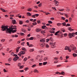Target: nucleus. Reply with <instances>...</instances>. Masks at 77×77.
Here are the masks:
<instances>
[{
  "instance_id": "9b49d317",
  "label": "nucleus",
  "mask_w": 77,
  "mask_h": 77,
  "mask_svg": "<svg viewBox=\"0 0 77 77\" xmlns=\"http://www.w3.org/2000/svg\"><path fill=\"white\" fill-rule=\"evenodd\" d=\"M0 9L2 12H6V10H5L4 9L1 8H0Z\"/></svg>"
},
{
  "instance_id": "c756f323",
  "label": "nucleus",
  "mask_w": 77,
  "mask_h": 77,
  "mask_svg": "<svg viewBox=\"0 0 77 77\" xmlns=\"http://www.w3.org/2000/svg\"><path fill=\"white\" fill-rule=\"evenodd\" d=\"M56 47V45H54V43H53V45H52L51 47L52 48H55V47Z\"/></svg>"
},
{
  "instance_id": "3c124183",
  "label": "nucleus",
  "mask_w": 77,
  "mask_h": 77,
  "mask_svg": "<svg viewBox=\"0 0 77 77\" xmlns=\"http://www.w3.org/2000/svg\"><path fill=\"white\" fill-rule=\"evenodd\" d=\"M39 66H42V63H39Z\"/></svg>"
},
{
  "instance_id": "aec40b11",
  "label": "nucleus",
  "mask_w": 77,
  "mask_h": 77,
  "mask_svg": "<svg viewBox=\"0 0 77 77\" xmlns=\"http://www.w3.org/2000/svg\"><path fill=\"white\" fill-rule=\"evenodd\" d=\"M44 44H45V43H42V44L41 45H40V46L42 47H44L45 45H44Z\"/></svg>"
},
{
  "instance_id": "5fc2aeb1",
  "label": "nucleus",
  "mask_w": 77,
  "mask_h": 77,
  "mask_svg": "<svg viewBox=\"0 0 77 77\" xmlns=\"http://www.w3.org/2000/svg\"><path fill=\"white\" fill-rule=\"evenodd\" d=\"M52 8L53 9H54V11H56V9L55 7H52Z\"/></svg>"
},
{
  "instance_id": "c85d7f7f",
  "label": "nucleus",
  "mask_w": 77,
  "mask_h": 77,
  "mask_svg": "<svg viewBox=\"0 0 77 77\" xmlns=\"http://www.w3.org/2000/svg\"><path fill=\"white\" fill-rule=\"evenodd\" d=\"M56 74H59L60 75H61V73L59 72H55Z\"/></svg>"
},
{
  "instance_id": "1a4fd4ad",
  "label": "nucleus",
  "mask_w": 77,
  "mask_h": 77,
  "mask_svg": "<svg viewBox=\"0 0 77 77\" xmlns=\"http://www.w3.org/2000/svg\"><path fill=\"white\" fill-rule=\"evenodd\" d=\"M21 31H22L24 33H26V30H25L24 29H21Z\"/></svg>"
},
{
  "instance_id": "412c9836",
  "label": "nucleus",
  "mask_w": 77,
  "mask_h": 77,
  "mask_svg": "<svg viewBox=\"0 0 77 77\" xmlns=\"http://www.w3.org/2000/svg\"><path fill=\"white\" fill-rule=\"evenodd\" d=\"M73 56L74 57H76V56H77V54H75V53H73Z\"/></svg>"
},
{
  "instance_id": "a878e982",
  "label": "nucleus",
  "mask_w": 77,
  "mask_h": 77,
  "mask_svg": "<svg viewBox=\"0 0 77 77\" xmlns=\"http://www.w3.org/2000/svg\"><path fill=\"white\" fill-rule=\"evenodd\" d=\"M34 39V38L33 37H30V38H29V40H33Z\"/></svg>"
},
{
  "instance_id": "864d4df0",
  "label": "nucleus",
  "mask_w": 77,
  "mask_h": 77,
  "mask_svg": "<svg viewBox=\"0 0 77 77\" xmlns=\"http://www.w3.org/2000/svg\"><path fill=\"white\" fill-rule=\"evenodd\" d=\"M46 48H49V46L48 45V44H47L46 45Z\"/></svg>"
},
{
  "instance_id": "a19ab883",
  "label": "nucleus",
  "mask_w": 77,
  "mask_h": 77,
  "mask_svg": "<svg viewBox=\"0 0 77 77\" xmlns=\"http://www.w3.org/2000/svg\"><path fill=\"white\" fill-rule=\"evenodd\" d=\"M70 26V24L69 23H67V24L66 26V27H67L68 26Z\"/></svg>"
},
{
  "instance_id": "774afa93",
  "label": "nucleus",
  "mask_w": 77,
  "mask_h": 77,
  "mask_svg": "<svg viewBox=\"0 0 77 77\" xmlns=\"http://www.w3.org/2000/svg\"><path fill=\"white\" fill-rule=\"evenodd\" d=\"M45 15H48V14H50V13L48 12V13H45Z\"/></svg>"
},
{
  "instance_id": "f03ea898",
  "label": "nucleus",
  "mask_w": 77,
  "mask_h": 77,
  "mask_svg": "<svg viewBox=\"0 0 77 77\" xmlns=\"http://www.w3.org/2000/svg\"><path fill=\"white\" fill-rule=\"evenodd\" d=\"M14 56H15L14 58H13V60L14 61V62H16L17 61V60L19 59H20V57L17 56L18 55L16 54H14Z\"/></svg>"
},
{
  "instance_id": "13d9d810",
  "label": "nucleus",
  "mask_w": 77,
  "mask_h": 77,
  "mask_svg": "<svg viewBox=\"0 0 77 77\" xmlns=\"http://www.w3.org/2000/svg\"><path fill=\"white\" fill-rule=\"evenodd\" d=\"M54 63H57V60H56V61H54Z\"/></svg>"
},
{
  "instance_id": "bf43d9fd",
  "label": "nucleus",
  "mask_w": 77,
  "mask_h": 77,
  "mask_svg": "<svg viewBox=\"0 0 77 77\" xmlns=\"http://www.w3.org/2000/svg\"><path fill=\"white\" fill-rule=\"evenodd\" d=\"M61 18L62 20H65V18H64L63 17H62Z\"/></svg>"
},
{
  "instance_id": "cd10ccee",
  "label": "nucleus",
  "mask_w": 77,
  "mask_h": 77,
  "mask_svg": "<svg viewBox=\"0 0 77 77\" xmlns=\"http://www.w3.org/2000/svg\"><path fill=\"white\" fill-rule=\"evenodd\" d=\"M12 60V59L11 58H10L8 59V62H11Z\"/></svg>"
},
{
  "instance_id": "e433bc0d",
  "label": "nucleus",
  "mask_w": 77,
  "mask_h": 77,
  "mask_svg": "<svg viewBox=\"0 0 77 77\" xmlns=\"http://www.w3.org/2000/svg\"><path fill=\"white\" fill-rule=\"evenodd\" d=\"M37 24H39V23H41V20H37Z\"/></svg>"
},
{
  "instance_id": "dca6fc26",
  "label": "nucleus",
  "mask_w": 77,
  "mask_h": 77,
  "mask_svg": "<svg viewBox=\"0 0 77 77\" xmlns=\"http://www.w3.org/2000/svg\"><path fill=\"white\" fill-rule=\"evenodd\" d=\"M27 14L28 15H27V16H28V17H29V16H32V14L30 13V12L27 13Z\"/></svg>"
},
{
  "instance_id": "052dcab7",
  "label": "nucleus",
  "mask_w": 77,
  "mask_h": 77,
  "mask_svg": "<svg viewBox=\"0 0 77 77\" xmlns=\"http://www.w3.org/2000/svg\"><path fill=\"white\" fill-rule=\"evenodd\" d=\"M63 35L65 36H67V34H66V33H64Z\"/></svg>"
},
{
  "instance_id": "79ce46f5",
  "label": "nucleus",
  "mask_w": 77,
  "mask_h": 77,
  "mask_svg": "<svg viewBox=\"0 0 77 77\" xmlns=\"http://www.w3.org/2000/svg\"><path fill=\"white\" fill-rule=\"evenodd\" d=\"M17 32L16 30H13V31H12V33H15V32Z\"/></svg>"
},
{
  "instance_id": "58836bf2",
  "label": "nucleus",
  "mask_w": 77,
  "mask_h": 77,
  "mask_svg": "<svg viewBox=\"0 0 77 77\" xmlns=\"http://www.w3.org/2000/svg\"><path fill=\"white\" fill-rule=\"evenodd\" d=\"M23 67H24V65L21 66L20 67L19 69H22V68H23Z\"/></svg>"
},
{
  "instance_id": "ddd939ff",
  "label": "nucleus",
  "mask_w": 77,
  "mask_h": 77,
  "mask_svg": "<svg viewBox=\"0 0 77 77\" xmlns=\"http://www.w3.org/2000/svg\"><path fill=\"white\" fill-rule=\"evenodd\" d=\"M45 27H46V26L45 25H43L42 26V28L43 29H45Z\"/></svg>"
},
{
  "instance_id": "680f3d73",
  "label": "nucleus",
  "mask_w": 77,
  "mask_h": 77,
  "mask_svg": "<svg viewBox=\"0 0 77 77\" xmlns=\"http://www.w3.org/2000/svg\"><path fill=\"white\" fill-rule=\"evenodd\" d=\"M35 16H36V17H38V16H39V14H35Z\"/></svg>"
},
{
  "instance_id": "6ab92c4d",
  "label": "nucleus",
  "mask_w": 77,
  "mask_h": 77,
  "mask_svg": "<svg viewBox=\"0 0 77 77\" xmlns=\"http://www.w3.org/2000/svg\"><path fill=\"white\" fill-rule=\"evenodd\" d=\"M64 75L65 74V73L64 72H61V75Z\"/></svg>"
},
{
  "instance_id": "f3484780",
  "label": "nucleus",
  "mask_w": 77,
  "mask_h": 77,
  "mask_svg": "<svg viewBox=\"0 0 77 77\" xmlns=\"http://www.w3.org/2000/svg\"><path fill=\"white\" fill-rule=\"evenodd\" d=\"M61 24H63V26H66V22H64V23H61Z\"/></svg>"
},
{
  "instance_id": "6e6d98bb",
  "label": "nucleus",
  "mask_w": 77,
  "mask_h": 77,
  "mask_svg": "<svg viewBox=\"0 0 77 77\" xmlns=\"http://www.w3.org/2000/svg\"><path fill=\"white\" fill-rule=\"evenodd\" d=\"M25 22H26V23H29V20H27Z\"/></svg>"
},
{
  "instance_id": "20e7f679",
  "label": "nucleus",
  "mask_w": 77,
  "mask_h": 77,
  "mask_svg": "<svg viewBox=\"0 0 77 77\" xmlns=\"http://www.w3.org/2000/svg\"><path fill=\"white\" fill-rule=\"evenodd\" d=\"M54 2H55V6H58L59 5V2L56 0H55Z\"/></svg>"
},
{
  "instance_id": "7c9ffc66",
  "label": "nucleus",
  "mask_w": 77,
  "mask_h": 77,
  "mask_svg": "<svg viewBox=\"0 0 77 77\" xmlns=\"http://www.w3.org/2000/svg\"><path fill=\"white\" fill-rule=\"evenodd\" d=\"M67 50L69 51V52L71 51V49L69 48H67Z\"/></svg>"
},
{
  "instance_id": "5701e85b",
  "label": "nucleus",
  "mask_w": 77,
  "mask_h": 77,
  "mask_svg": "<svg viewBox=\"0 0 77 77\" xmlns=\"http://www.w3.org/2000/svg\"><path fill=\"white\" fill-rule=\"evenodd\" d=\"M61 24H62V23H57V26H60Z\"/></svg>"
},
{
  "instance_id": "39448f33",
  "label": "nucleus",
  "mask_w": 77,
  "mask_h": 77,
  "mask_svg": "<svg viewBox=\"0 0 77 77\" xmlns=\"http://www.w3.org/2000/svg\"><path fill=\"white\" fill-rule=\"evenodd\" d=\"M12 23H13V24H17V23H16V20H15V19L12 20Z\"/></svg>"
},
{
  "instance_id": "72a5a7b5",
  "label": "nucleus",
  "mask_w": 77,
  "mask_h": 77,
  "mask_svg": "<svg viewBox=\"0 0 77 77\" xmlns=\"http://www.w3.org/2000/svg\"><path fill=\"white\" fill-rule=\"evenodd\" d=\"M24 69L25 71H27V70H28V69H29V67H26V68Z\"/></svg>"
},
{
  "instance_id": "f8f14e48",
  "label": "nucleus",
  "mask_w": 77,
  "mask_h": 77,
  "mask_svg": "<svg viewBox=\"0 0 77 77\" xmlns=\"http://www.w3.org/2000/svg\"><path fill=\"white\" fill-rule=\"evenodd\" d=\"M71 49H72V50H73V51H75V49H76V47H73Z\"/></svg>"
},
{
  "instance_id": "4d7b16f0",
  "label": "nucleus",
  "mask_w": 77,
  "mask_h": 77,
  "mask_svg": "<svg viewBox=\"0 0 77 77\" xmlns=\"http://www.w3.org/2000/svg\"><path fill=\"white\" fill-rule=\"evenodd\" d=\"M46 40L47 42H48V41H50V39L48 38Z\"/></svg>"
},
{
  "instance_id": "8fccbe9b",
  "label": "nucleus",
  "mask_w": 77,
  "mask_h": 77,
  "mask_svg": "<svg viewBox=\"0 0 77 77\" xmlns=\"http://www.w3.org/2000/svg\"><path fill=\"white\" fill-rule=\"evenodd\" d=\"M71 20H72V18H71V17H70L69 18V22H71Z\"/></svg>"
},
{
  "instance_id": "9d476101",
  "label": "nucleus",
  "mask_w": 77,
  "mask_h": 77,
  "mask_svg": "<svg viewBox=\"0 0 77 77\" xmlns=\"http://www.w3.org/2000/svg\"><path fill=\"white\" fill-rule=\"evenodd\" d=\"M20 53L22 54H26V52H25V51H21Z\"/></svg>"
},
{
  "instance_id": "6e6552de",
  "label": "nucleus",
  "mask_w": 77,
  "mask_h": 77,
  "mask_svg": "<svg viewBox=\"0 0 77 77\" xmlns=\"http://www.w3.org/2000/svg\"><path fill=\"white\" fill-rule=\"evenodd\" d=\"M40 42H44L45 41V38L42 39L41 40H40Z\"/></svg>"
},
{
  "instance_id": "e2e57ef3",
  "label": "nucleus",
  "mask_w": 77,
  "mask_h": 77,
  "mask_svg": "<svg viewBox=\"0 0 77 77\" xmlns=\"http://www.w3.org/2000/svg\"><path fill=\"white\" fill-rule=\"evenodd\" d=\"M27 45L28 46H30V45H29V42H27Z\"/></svg>"
},
{
  "instance_id": "423d86ee",
  "label": "nucleus",
  "mask_w": 77,
  "mask_h": 77,
  "mask_svg": "<svg viewBox=\"0 0 77 77\" xmlns=\"http://www.w3.org/2000/svg\"><path fill=\"white\" fill-rule=\"evenodd\" d=\"M60 32V30H59L57 32H56L54 34V35L56 36L58 35H59V34H57L59 33Z\"/></svg>"
},
{
  "instance_id": "2eb2a0df",
  "label": "nucleus",
  "mask_w": 77,
  "mask_h": 77,
  "mask_svg": "<svg viewBox=\"0 0 77 77\" xmlns=\"http://www.w3.org/2000/svg\"><path fill=\"white\" fill-rule=\"evenodd\" d=\"M35 31L36 32H40V30L39 28H37L36 29Z\"/></svg>"
},
{
  "instance_id": "de8ad7c7",
  "label": "nucleus",
  "mask_w": 77,
  "mask_h": 77,
  "mask_svg": "<svg viewBox=\"0 0 77 77\" xmlns=\"http://www.w3.org/2000/svg\"><path fill=\"white\" fill-rule=\"evenodd\" d=\"M69 30L70 31V32H71V31H72V30H71V27H69Z\"/></svg>"
},
{
  "instance_id": "f257e3e1",
  "label": "nucleus",
  "mask_w": 77,
  "mask_h": 77,
  "mask_svg": "<svg viewBox=\"0 0 77 77\" xmlns=\"http://www.w3.org/2000/svg\"><path fill=\"white\" fill-rule=\"evenodd\" d=\"M16 27L17 26H14L13 28H8V26L2 25L1 26V30L2 31H5L6 30V33H9L10 34H11L12 33V32L13 30H17V28H16Z\"/></svg>"
},
{
  "instance_id": "2f4dec72",
  "label": "nucleus",
  "mask_w": 77,
  "mask_h": 77,
  "mask_svg": "<svg viewBox=\"0 0 77 77\" xmlns=\"http://www.w3.org/2000/svg\"><path fill=\"white\" fill-rule=\"evenodd\" d=\"M34 51V49H31L29 50L30 52H33Z\"/></svg>"
},
{
  "instance_id": "f704fd0d",
  "label": "nucleus",
  "mask_w": 77,
  "mask_h": 77,
  "mask_svg": "<svg viewBox=\"0 0 77 77\" xmlns=\"http://www.w3.org/2000/svg\"><path fill=\"white\" fill-rule=\"evenodd\" d=\"M48 22V23H50V24H52L53 23V22L51 21V20H49Z\"/></svg>"
},
{
  "instance_id": "ea45409f",
  "label": "nucleus",
  "mask_w": 77,
  "mask_h": 77,
  "mask_svg": "<svg viewBox=\"0 0 77 77\" xmlns=\"http://www.w3.org/2000/svg\"><path fill=\"white\" fill-rule=\"evenodd\" d=\"M59 11H61V12H62V11H64V9H59Z\"/></svg>"
},
{
  "instance_id": "a18cd8bd",
  "label": "nucleus",
  "mask_w": 77,
  "mask_h": 77,
  "mask_svg": "<svg viewBox=\"0 0 77 77\" xmlns=\"http://www.w3.org/2000/svg\"><path fill=\"white\" fill-rule=\"evenodd\" d=\"M36 66V65L34 64L32 66V68H34V67H35Z\"/></svg>"
},
{
  "instance_id": "69168bd1",
  "label": "nucleus",
  "mask_w": 77,
  "mask_h": 77,
  "mask_svg": "<svg viewBox=\"0 0 77 77\" xmlns=\"http://www.w3.org/2000/svg\"><path fill=\"white\" fill-rule=\"evenodd\" d=\"M73 33L74 35H77V32H76L75 33V32H73Z\"/></svg>"
},
{
  "instance_id": "0eeeda50",
  "label": "nucleus",
  "mask_w": 77,
  "mask_h": 77,
  "mask_svg": "<svg viewBox=\"0 0 77 77\" xmlns=\"http://www.w3.org/2000/svg\"><path fill=\"white\" fill-rule=\"evenodd\" d=\"M20 47H18L17 48V49H16V53H18V52L19 51V49H20Z\"/></svg>"
},
{
  "instance_id": "a211bd4d",
  "label": "nucleus",
  "mask_w": 77,
  "mask_h": 77,
  "mask_svg": "<svg viewBox=\"0 0 77 77\" xmlns=\"http://www.w3.org/2000/svg\"><path fill=\"white\" fill-rule=\"evenodd\" d=\"M22 50H23L24 51H27V50L25 48L23 47L22 48Z\"/></svg>"
},
{
  "instance_id": "0e129e2a",
  "label": "nucleus",
  "mask_w": 77,
  "mask_h": 77,
  "mask_svg": "<svg viewBox=\"0 0 77 77\" xmlns=\"http://www.w3.org/2000/svg\"><path fill=\"white\" fill-rule=\"evenodd\" d=\"M20 72H24V70H20Z\"/></svg>"
},
{
  "instance_id": "4468645a",
  "label": "nucleus",
  "mask_w": 77,
  "mask_h": 77,
  "mask_svg": "<svg viewBox=\"0 0 77 77\" xmlns=\"http://www.w3.org/2000/svg\"><path fill=\"white\" fill-rule=\"evenodd\" d=\"M34 72H37V73H39V71L37 70V69H35L34 71Z\"/></svg>"
},
{
  "instance_id": "c03bdc74",
  "label": "nucleus",
  "mask_w": 77,
  "mask_h": 77,
  "mask_svg": "<svg viewBox=\"0 0 77 77\" xmlns=\"http://www.w3.org/2000/svg\"><path fill=\"white\" fill-rule=\"evenodd\" d=\"M35 14H34L33 15H32V18H36V17H35Z\"/></svg>"
},
{
  "instance_id": "4c0bfd02",
  "label": "nucleus",
  "mask_w": 77,
  "mask_h": 77,
  "mask_svg": "<svg viewBox=\"0 0 77 77\" xmlns=\"http://www.w3.org/2000/svg\"><path fill=\"white\" fill-rule=\"evenodd\" d=\"M27 60V58L26 57H25L24 58L23 60V61H24V62H25V61H26Z\"/></svg>"
},
{
  "instance_id": "49530a36",
  "label": "nucleus",
  "mask_w": 77,
  "mask_h": 77,
  "mask_svg": "<svg viewBox=\"0 0 77 77\" xmlns=\"http://www.w3.org/2000/svg\"><path fill=\"white\" fill-rule=\"evenodd\" d=\"M48 58L47 57H44V60L45 61L47 60V59Z\"/></svg>"
},
{
  "instance_id": "338daca9",
  "label": "nucleus",
  "mask_w": 77,
  "mask_h": 77,
  "mask_svg": "<svg viewBox=\"0 0 77 77\" xmlns=\"http://www.w3.org/2000/svg\"><path fill=\"white\" fill-rule=\"evenodd\" d=\"M54 17H51V20H54Z\"/></svg>"
},
{
  "instance_id": "603ef678",
  "label": "nucleus",
  "mask_w": 77,
  "mask_h": 77,
  "mask_svg": "<svg viewBox=\"0 0 77 77\" xmlns=\"http://www.w3.org/2000/svg\"><path fill=\"white\" fill-rule=\"evenodd\" d=\"M1 41H2V42H5V39H2L1 40Z\"/></svg>"
},
{
  "instance_id": "4be33fe9",
  "label": "nucleus",
  "mask_w": 77,
  "mask_h": 77,
  "mask_svg": "<svg viewBox=\"0 0 77 77\" xmlns=\"http://www.w3.org/2000/svg\"><path fill=\"white\" fill-rule=\"evenodd\" d=\"M46 64H47V62H44L43 63V65H45Z\"/></svg>"
},
{
  "instance_id": "393cba45",
  "label": "nucleus",
  "mask_w": 77,
  "mask_h": 77,
  "mask_svg": "<svg viewBox=\"0 0 77 77\" xmlns=\"http://www.w3.org/2000/svg\"><path fill=\"white\" fill-rule=\"evenodd\" d=\"M32 24L34 26H35V25H36V24H37V23H36V22H34L33 23H32Z\"/></svg>"
},
{
  "instance_id": "b1692460",
  "label": "nucleus",
  "mask_w": 77,
  "mask_h": 77,
  "mask_svg": "<svg viewBox=\"0 0 77 77\" xmlns=\"http://www.w3.org/2000/svg\"><path fill=\"white\" fill-rule=\"evenodd\" d=\"M32 9L31 8H28V10H27V11H28L31 12V11H32Z\"/></svg>"
},
{
  "instance_id": "37998d69",
  "label": "nucleus",
  "mask_w": 77,
  "mask_h": 77,
  "mask_svg": "<svg viewBox=\"0 0 77 77\" xmlns=\"http://www.w3.org/2000/svg\"><path fill=\"white\" fill-rule=\"evenodd\" d=\"M5 65H8V66H10V65H11V64H10L7 63H5Z\"/></svg>"
},
{
  "instance_id": "09e8293b",
  "label": "nucleus",
  "mask_w": 77,
  "mask_h": 77,
  "mask_svg": "<svg viewBox=\"0 0 77 77\" xmlns=\"http://www.w3.org/2000/svg\"><path fill=\"white\" fill-rule=\"evenodd\" d=\"M3 71L4 72H8V71H6V70L5 69H3Z\"/></svg>"
},
{
  "instance_id": "7ed1b4c3",
  "label": "nucleus",
  "mask_w": 77,
  "mask_h": 77,
  "mask_svg": "<svg viewBox=\"0 0 77 77\" xmlns=\"http://www.w3.org/2000/svg\"><path fill=\"white\" fill-rule=\"evenodd\" d=\"M68 36L69 38H72L73 37H74L75 35L74 34V32L72 33H69Z\"/></svg>"
},
{
  "instance_id": "bb28decb",
  "label": "nucleus",
  "mask_w": 77,
  "mask_h": 77,
  "mask_svg": "<svg viewBox=\"0 0 77 77\" xmlns=\"http://www.w3.org/2000/svg\"><path fill=\"white\" fill-rule=\"evenodd\" d=\"M23 24V22L20 21L19 22V24L21 25V24Z\"/></svg>"
},
{
  "instance_id": "473e14b6",
  "label": "nucleus",
  "mask_w": 77,
  "mask_h": 77,
  "mask_svg": "<svg viewBox=\"0 0 77 77\" xmlns=\"http://www.w3.org/2000/svg\"><path fill=\"white\" fill-rule=\"evenodd\" d=\"M64 15L66 17V18H68V14L64 13Z\"/></svg>"
},
{
  "instance_id": "c9c22d12",
  "label": "nucleus",
  "mask_w": 77,
  "mask_h": 77,
  "mask_svg": "<svg viewBox=\"0 0 77 77\" xmlns=\"http://www.w3.org/2000/svg\"><path fill=\"white\" fill-rule=\"evenodd\" d=\"M42 6V3H40L39 5H38V7H41Z\"/></svg>"
}]
</instances>
